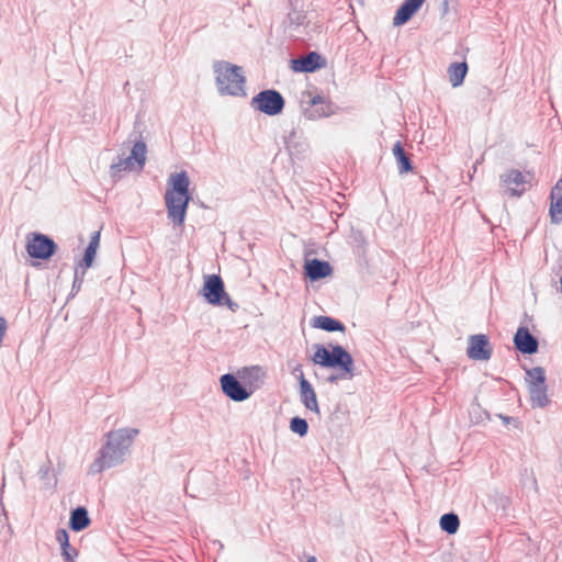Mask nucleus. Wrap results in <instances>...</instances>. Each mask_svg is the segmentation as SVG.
<instances>
[{"instance_id": "obj_1", "label": "nucleus", "mask_w": 562, "mask_h": 562, "mask_svg": "<svg viewBox=\"0 0 562 562\" xmlns=\"http://www.w3.org/2000/svg\"><path fill=\"white\" fill-rule=\"evenodd\" d=\"M138 432V429L128 427L109 431L105 435V443L89 468V473H101L106 469L122 464L130 454L131 447Z\"/></svg>"}, {"instance_id": "obj_2", "label": "nucleus", "mask_w": 562, "mask_h": 562, "mask_svg": "<svg viewBox=\"0 0 562 562\" xmlns=\"http://www.w3.org/2000/svg\"><path fill=\"white\" fill-rule=\"evenodd\" d=\"M331 350L316 344L312 361L323 368L338 369L339 374H330L327 382L337 383L340 379H351L355 373V362L351 355L340 345H329Z\"/></svg>"}, {"instance_id": "obj_3", "label": "nucleus", "mask_w": 562, "mask_h": 562, "mask_svg": "<svg viewBox=\"0 0 562 562\" xmlns=\"http://www.w3.org/2000/svg\"><path fill=\"white\" fill-rule=\"evenodd\" d=\"M216 74V87L222 95H245V82L243 68L225 60L215 61L213 65Z\"/></svg>"}, {"instance_id": "obj_4", "label": "nucleus", "mask_w": 562, "mask_h": 562, "mask_svg": "<svg viewBox=\"0 0 562 562\" xmlns=\"http://www.w3.org/2000/svg\"><path fill=\"white\" fill-rule=\"evenodd\" d=\"M147 146L140 137L132 147L131 155L123 158L117 157V160L110 166V177L116 182L123 177V171H132L137 166L138 171L144 169L146 164Z\"/></svg>"}, {"instance_id": "obj_5", "label": "nucleus", "mask_w": 562, "mask_h": 562, "mask_svg": "<svg viewBox=\"0 0 562 562\" xmlns=\"http://www.w3.org/2000/svg\"><path fill=\"white\" fill-rule=\"evenodd\" d=\"M250 106L266 115L276 116L282 113L285 100L278 90L266 89L252 97Z\"/></svg>"}, {"instance_id": "obj_6", "label": "nucleus", "mask_w": 562, "mask_h": 562, "mask_svg": "<svg viewBox=\"0 0 562 562\" xmlns=\"http://www.w3.org/2000/svg\"><path fill=\"white\" fill-rule=\"evenodd\" d=\"M533 180L531 171L521 172L518 169H509L499 176V181L507 189L510 196H521Z\"/></svg>"}, {"instance_id": "obj_7", "label": "nucleus", "mask_w": 562, "mask_h": 562, "mask_svg": "<svg viewBox=\"0 0 562 562\" xmlns=\"http://www.w3.org/2000/svg\"><path fill=\"white\" fill-rule=\"evenodd\" d=\"M56 250L57 244L49 236L42 233H31L27 236L26 252L31 258L48 260Z\"/></svg>"}, {"instance_id": "obj_8", "label": "nucleus", "mask_w": 562, "mask_h": 562, "mask_svg": "<svg viewBox=\"0 0 562 562\" xmlns=\"http://www.w3.org/2000/svg\"><path fill=\"white\" fill-rule=\"evenodd\" d=\"M190 201L191 196L183 198L179 195L172 196L171 193L165 194L168 218L175 226H183Z\"/></svg>"}, {"instance_id": "obj_9", "label": "nucleus", "mask_w": 562, "mask_h": 562, "mask_svg": "<svg viewBox=\"0 0 562 562\" xmlns=\"http://www.w3.org/2000/svg\"><path fill=\"white\" fill-rule=\"evenodd\" d=\"M202 294L206 302L220 306L223 304L226 291L224 282L218 274H210L204 277Z\"/></svg>"}, {"instance_id": "obj_10", "label": "nucleus", "mask_w": 562, "mask_h": 562, "mask_svg": "<svg viewBox=\"0 0 562 562\" xmlns=\"http://www.w3.org/2000/svg\"><path fill=\"white\" fill-rule=\"evenodd\" d=\"M220 382L223 393L232 401L243 402L252 394V391H248L234 374H223Z\"/></svg>"}, {"instance_id": "obj_11", "label": "nucleus", "mask_w": 562, "mask_h": 562, "mask_svg": "<svg viewBox=\"0 0 562 562\" xmlns=\"http://www.w3.org/2000/svg\"><path fill=\"white\" fill-rule=\"evenodd\" d=\"M492 353L493 349L486 335L476 334L469 337L467 355L470 359L476 361H486L491 359Z\"/></svg>"}, {"instance_id": "obj_12", "label": "nucleus", "mask_w": 562, "mask_h": 562, "mask_svg": "<svg viewBox=\"0 0 562 562\" xmlns=\"http://www.w3.org/2000/svg\"><path fill=\"white\" fill-rule=\"evenodd\" d=\"M326 60L317 52L291 59V69L295 72H314L325 67Z\"/></svg>"}, {"instance_id": "obj_13", "label": "nucleus", "mask_w": 562, "mask_h": 562, "mask_svg": "<svg viewBox=\"0 0 562 562\" xmlns=\"http://www.w3.org/2000/svg\"><path fill=\"white\" fill-rule=\"evenodd\" d=\"M514 346L522 355H533L539 349V341L527 327L519 326L514 336Z\"/></svg>"}, {"instance_id": "obj_14", "label": "nucleus", "mask_w": 562, "mask_h": 562, "mask_svg": "<svg viewBox=\"0 0 562 562\" xmlns=\"http://www.w3.org/2000/svg\"><path fill=\"white\" fill-rule=\"evenodd\" d=\"M299 371V381H300V400L305 408L319 414V406L316 397V393L312 384L305 379L303 371L300 367L295 368L294 372Z\"/></svg>"}, {"instance_id": "obj_15", "label": "nucleus", "mask_w": 562, "mask_h": 562, "mask_svg": "<svg viewBox=\"0 0 562 562\" xmlns=\"http://www.w3.org/2000/svg\"><path fill=\"white\" fill-rule=\"evenodd\" d=\"M331 273L333 267L328 261L317 258L305 260L304 274L311 282L322 280Z\"/></svg>"}, {"instance_id": "obj_16", "label": "nucleus", "mask_w": 562, "mask_h": 562, "mask_svg": "<svg viewBox=\"0 0 562 562\" xmlns=\"http://www.w3.org/2000/svg\"><path fill=\"white\" fill-rule=\"evenodd\" d=\"M330 104L325 103L322 95L316 94L311 98L308 105L304 108L303 113L308 120H318L330 115Z\"/></svg>"}, {"instance_id": "obj_17", "label": "nucleus", "mask_w": 562, "mask_h": 562, "mask_svg": "<svg viewBox=\"0 0 562 562\" xmlns=\"http://www.w3.org/2000/svg\"><path fill=\"white\" fill-rule=\"evenodd\" d=\"M425 1L426 0H405L395 12L393 25L401 26L407 23L422 8Z\"/></svg>"}, {"instance_id": "obj_18", "label": "nucleus", "mask_w": 562, "mask_h": 562, "mask_svg": "<svg viewBox=\"0 0 562 562\" xmlns=\"http://www.w3.org/2000/svg\"><path fill=\"white\" fill-rule=\"evenodd\" d=\"M550 220L552 224L562 222V179H559L550 193Z\"/></svg>"}, {"instance_id": "obj_19", "label": "nucleus", "mask_w": 562, "mask_h": 562, "mask_svg": "<svg viewBox=\"0 0 562 562\" xmlns=\"http://www.w3.org/2000/svg\"><path fill=\"white\" fill-rule=\"evenodd\" d=\"M528 392L530 396V404L532 408H544L551 401L548 396V385H529Z\"/></svg>"}, {"instance_id": "obj_20", "label": "nucleus", "mask_w": 562, "mask_h": 562, "mask_svg": "<svg viewBox=\"0 0 562 562\" xmlns=\"http://www.w3.org/2000/svg\"><path fill=\"white\" fill-rule=\"evenodd\" d=\"M311 325L314 328H318V329L325 330L327 333H334V331L344 333L346 330V326L344 325L342 322H340L331 316H325V315L315 316L312 319Z\"/></svg>"}, {"instance_id": "obj_21", "label": "nucleus", "mask_w": 562, "mask_h": 562, "mask_svg": "<svg viewBox=\"0 0 562 562\" xmlns=\"http://www.w3.org/2000/svg\"><path fill=\"white\" fill-rule=\"evenodd\" d=\"M91 520L89 517V513L86 507L78 506L70 513L69 518V528L75 531L79 532L86 529L90 525Z\"/></svg>"}, {"instance_id": "obj_22", "label": "nucleus", "mask_w": 562, "mask_h": 562, "mask_svg": "<svg viewBox=\"0 0 562 562\" xmlns=\"http://www.w3.org/2000/svg\"><path fill=\"white\" fill-rule=\"evenodd\" d=\"M284 145L290 154L305 151L306 143L303 139L302 131L297 127H293L286 135H284Z\"/></svg>"}, {"instance_id": "obj_23", "label": "nucleus", "mask_w": 562, "mask_h": 562, "mask_svg": "<svg viewBox=\"0 0 562 562\" xmlns=\"http://www.w3.org/2000/svg\"><path fill=\"white\" fill-rule=\"evenodd\" d=\"M55 538L60 546L64 561L75 562V558L78 555V552L70 546L68 531L64 528H59L56 531Z\"/></svg>"}, {"instance_id": "obj_24", "label": "nucleus", "mask_w": 562, "mask_h": 562, "mask_svg": "<svg viewBox=\"0 0 562 562\" xmlns=\"http://www.w3.org/2000/svg\"><path fill=\"white\" fill-rule=\"evenodd\" d=\"M170 181L172 182V189L168 190L166 193H171L173 195L179 196H191L189 192L190 179L186 171L178 172L170 177Z\"/></svg>"}, {"instance_id": "obj_25", "label": "nucleus", "mask_w": 562, "mask_h": 562, "mask_svg": "<svg viewBox=\"0 0 562 562\" xmlns=\"http://www.w3.org/2000/svg\"><path fill=\"white\" fill-rule=\"evenodd\" d=\"M468 69L469 68L467 61L452 63L448 67L449 80L453 88H457L463 83L464 78L468 74Z\"/></svg>"}, {"instance_id": "obj_26", "label": "nucleus", "mask_w": 562, "mask_h": 562, "mask_svg": "<svg viewBox=\"0 0 562 562\" xmlns=\"http://www.w3.org/2000/svg\"><path fill=\"white\" fill-rule=\"evenodd\" d=\"M393 155L397 162L398 172L401 175L407 173L413 170V165L409 156L404 150L402 143L398 140L393 147Z\"/></svg>"}, {"instance_id": "obj_27", "label": "nucleus", "mask_w": 562, "mask_h": 562, "mask_svg": "<svg viewBox=\"0 0 562 562\" xmlns=\"http://www.w3.org/2000/svg\"><path fill=\"white\" fill-rule=\"evenodd\" d=\"M527 386L547 384L546 371L542 367L526 369L525 378Z\"/></svg>"}, {"instance_id": "obj_28", "label": "nucleus", "mask_w": 562, "mask_h": 562, "mask_svg": "<svg viewBox=\"0 0 562 562\" xmlns=\"http://www.w3.org/2000/svg\"><path fill=\"white\" fill-rule=\"evenodd\" d=\"M440 528L448 535H453L458 531L460 526V519L454 513H447L440 517Z\"/></svg>"}, {"instance_id": "obj_29", "label": "nucleus", "mask_w": 562, "mask_h": 562, "mask_svg": "<svg viewBox=\"0 0 562 562\" xmlns=\"http://www.w3.org/2000/svg\"><path fill=\"white\" fill-rule=\"evenodd\" d=\"M38 477L46 486H55L56 485V479L53 473V465L52 461L47 460L44 464L41 465L38 469Z\"/></svg>"}, {"instance_id": "obj_30", "label": "nucleus", "mask_w": 562, "mask_h": 562, "mask_svg": "<svg viewBox=\"0 0 562 562\" xmlns=\"http://www.w3.org/2000/svg\"><path fill=\"white\" fill-rule=\"evenodd\" d=\"M290 429L292 432L297 434L300 437H304L308 432V424L306 419L295 416L290 420Z\"/></svg>"}, {"instance_id": "obj_31", "label": "nucleus", "mask_w": 562, "mask_h": 562, "mask_svg": "<svg viewBox=\"0 0 562 562\" xmlns=\"http://www.w3.org/2000/svg\"><path fill=\"white\" fill-rule=\"evenodd\" d=\"M86 271L87 270H83L80 267L76 266L75 277H74L72 286H71L72 295H75V293H77L81 289L83 280H85Z\"/></svg>"}, {"instance_id": "obj_32", "label": "nucleus", "mask_w": 562, "mask_h": 562, "mask_svg": "<svg viewBox=\"0 0 562 562\" xmlns=\"http://www.w3.org/2000/svg\"><path fill=\"white\" fill-rule=\"evenodd\" d=\"M97 251L86 248L82 259L77 263V267H80L83 270H88L95 258Z\"/></svg>"}, {"instance_id": "obj_33", "label": "nucleus", "mask_w": 562, "mask_h": 562, "mask_svg": "<svg viewBox=\"0 0 562 562\" xmlns=\"http://www.w3.org/2000/svg\"><path fill=\"white\" fill-rule=\"evenodd\" d=\"M243 372H244V375H243L244 378L258 379L259 374L261 372V368L260 367L244 368Z\"/></svg>"}, {"instance_id": "obj_34", "label": "nucleus", "mask_w": 562, "mask_h": 562, "mask_svg": "<svg viewBox=\"0 0 562 562\" xmlns=\"http://www.w3.org/2000/svg\"><path fill=\"white\" fill-rule=\"evenodd\" d=\"M99 243H100V232H94L92 235H91V238H90V241H89V245L87 248L89 249H92V250H95L98 249L99 247Z\"/></svg>"}, {"instance_id": "obj_35", "label": "nucleus", "mask_w": 562, "mask_h": 562, "mask_svg": "<svg viewBox=\"0 0 562 562\" xmlns=\"http://www.w3.org/2000/svg\"><path fill=\"white\" fill-rule=\"evenodd\" d=\"M222 305H226L232 312H236L239 308V305L236 302H234L227 293L226 296H224Z\"/></svg>"}, {"instance_id": "obj_36", "label": "nucleus", "mask_w": 562, "mask_h": 562, "mask_svg": "<svg viewBox=\"0 0 562 562\" xmlns=\"http://www.w3.org/2000/svg\"><path fill=\"white\" fill-rule=\"evenodd\" d=\"M222 305H226L232 312H236L239 308V305L236 302H234L227 293L226 296H224Z\"/></svg>"}, {"instance_id": "obj_37", "label": "nucleus", "mask_w": 562, "mask_h": 562, "mask_svg": "<svg viewBox=\"0 0 562 562\" xmlns=\"http://www.w3.org/2000/svg\"><path fill=\"white\" fill-rule=\"evenodd\" d=\"M294 14L296 15V20L293 21V23H295L296 25H300L302 23L301 19H303V16L296 12Z\"/></svg>"}, {"instance_id": "obj_38", "label": "nucleus", "mask_w": 562, "mask_h": 562, "mask_svg": "<svg viewBox=\"0 0 562 562\" xmlns=\"http://www.w3.org/2000/svg\"><path fill=\"white\" fill-rule=\"evenodd\" d=\"M499 418H502V419H503V422H504V424H506V425H507V424H509V423H510V420L513 419L512 417H509V416H504V415H499Z\"/></svg>"}, {"instance_id": "obj_39", "label": "nucleus", "mask_w": 562, "mask_h": 562, "mask_svg": "<svg viewBox=\"0 0 562 562\" xmlns=\"http://www.w3.org/2000/svg\"><path fill=\"white\" fill-rule=\"evenodd\" d=\"M307 562H317L316 558L315 557H310Z\"/></svg>"}, {"instance_id": "obj_40", "label": "nucleus", "mask_w": 562, "mask_h": 562, "mask_svg": "<svg viewBox=\"0 0 562 562\" xmlns=\"http://www.w3.org/2000/svg\"><path fill=\"white\" fill-rule=\"evenodd\" d=\"M289 19L293 22V21H295V20H296V15L292 18V14H291V13H289Z\"/></svg>"}]
</instances>
